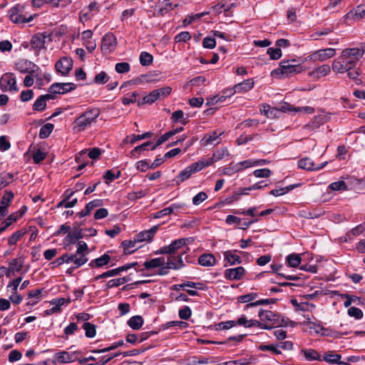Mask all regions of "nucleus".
<instances>
[{"label":"nucleus","instance_id":"obj_10","mask_svg":"<svg viewBox=\"0 0 365 365\" xmlns=\"http://www.w3.org/2000/svg\"><path fill=\"white\" fill-rule=\"evenodd\" d=\"M224 133V131L215 130L211 133H206L200 140V143L202 145H217L220 143V136Z\"/></svg>","mask_w":365,"mask_h":365},{"label":"nucleus","instance_id":"obj_62","mask_svg":"<svg viewBox=\"0 0 365 365\" xmlns=\"http://www.w3.org/2000/svg\"><path fill=\"white\" fill-rule=\"evenodd\" d=\"M110 260V256L108 254L105 253L101 257L96 258L95 262L97 263V267L99 268V267H102L104 265L108 264L109 263Z\"/></svg>","mask_w":365,"mask_h":365},{"label":"nucleus","instance_id":"obj_14","mask_svg":"<svg viewBox=\"0 0 365 365\" xmlns=\"http://www.w3.org/2000/svg\"><path fill=\"white\" fill-rule=\"evenodd\" d=\"M48 37L46 32L38 33L34 35L31 40V48L39 51L45 48L46 39Z\"/></svg>","mask_w":365,"mask_h":365},{"label":"nucleus","instance_id":"obj_30","mask_svg":"<svg viewBox=\"0 0 365 365\" xmlns=\"http://www.w3.org/2000/svg\"><path fill=\"white\" fill-rule=\"evenodd\" d=\"M198 263L203 267H212L215 264L216 259L212 254H203L199 257Z\"/></svg>","mask_w":365,"mask_h":365},{"label":"nucleus","instance_id":"obj_58","mask_svg":"<svg viewBox=\"0 0 365 365\" xmlns=\"http://www.w3.org/2000/svg\"><path fill=\"white\" fill-rule=\"evenodd\" d=\"M179 317L181 319L187 320L192 315V310L188 306H185L178 312Z\"/></svg>","mask_w":365,"mask_h":365},{"label":"nucleus","instance_id":"obj_22","mask_svg":"<svg viewBox=\"0 0 365 365\" xmlns=\"http://www.w3.org/2000/svg\"><path fill=\"white\" fill-rule=\"evenodd\" d=\"M237 252V250H234V251L227 250L223 253L224 257H225V261L226 262V264H225V266H227V265L231 266V265H235V264L241 263L242 259H241L240 257L234 253V252Z\"/></svg>","mask_w":365,"mask_h":365},{"label":"nucleus","instance_id":"obj_31","mask_svg":"<svg viewBox=\"0 0 365 365\" xmlns=\"http://www.w3.org/2000/svg\"><path fill=\"white\" fill-rule=\"evenodd\" d=\"M165 263L164 257L153 258L150 260L145 261L143 264L146 269L163 267Z\"/></svg>","mask_w":365,"mask_h":365},{"label":"nucleus","instance_id":"obj_20","mask_svg":"<svg viewBox=\"0 0 365 365\" xmlns=\"http://www.w3.org/2000/svg\"><path fill=\"white\" fill-rule=\"evenodd\" d=\"M327 119L326 115L323 113L319 114L314 116L312 121L304 126V128L311 131L314 130L324 124L327 121Z\"/></svg>","mask_w":365,"mask_h":365},{"label":"nucleus","instance_id":"obj_21","mask_svg":"<svg viewBox=\"0 0 365 365\" xmlns=\"http://www.w3.org/2000/svg\"><path fill=\"white\" fill-rule=\"evenodd\" d=\"M192 241L191 237L180 238L173 241L168 247L170 255H173L175 251Z\"/></svg>","mask_w":365,"mask_h":365},{"label":"nucleus","instance_id":"obj_64","mask_svg":"<svg viewBox=\"0 0 365 365\" xmlns=\"http://www.w3.org/2000/svg\"><path fill=\"white\" fill-rule=\"evenodd\" d=\"M130 64L126 62L118 63L115 64V69L118 73H125L130 71Z\"/></svg>","mask_w":365,"mask_h":365},{"label":"nucleus","instance_id":"obj_27","mask_svg":"<svg viewBox=\"0 0 365 365\" xmlns=\"http://www.w3.org/2000/svg\"><path fill=\"white\" fill-rule=\"evenodd\" d=\"M214 163L212 158L202 159L197 162L192 163L190 166L193 173L202 170L203 168L211 165Z\"/></svg>","mask_w":365,"mask_h":365},{"label":"nucleus","instance_id":"obj_50","mask_svg":"<svg viewBox=\"0 0 365 365\" xmlns=\"http://www.w3.org/2000/svg\"><path fill=\"white\" fill-rule=\"evenodd\" d=\"M342 298L346 299V301H344V306L345 307H349L352 303L359 304L360 302L359 297L354 295H350L348 294H343Z\"/></svg>","mask_w":365,"mask_h":365},{"label":"nucleus","instance_id":"obj_7","mask_svg":"<svg viewBox=\"0 0 365 365\" xmlns=\"http://www.w3.org/2000/svg\"><path fill=\"white\" fill-rule=\"evenodd\" d=\"M15 68L22 73H29L30 75H35L39 70V67L29 60H19L15 64Z\"/></svg>","mask_w":365,"mask_h":365},{"label":"nucleus","instance_id":"obj_29","mask_svg":"<svg viewBox=\"0 0 365 365\" xmlns=\"http://www.w3.org/2000/svg\"><path fill=\"white\" fill-rule=\"evenodd\" d=\"M341 356L340 354H334V351H328L323 356L322 359L330 364H338L341 365H347V362L341 361Z\"/></svg>","mask_w":365,"mask_h":365},{"label":"nucleus","instance_id":"obj_32","mask_svg":"<svg viewBox=\"0 0 365 365\" xmlns=\"http://www.w3.org/2000/svg\"><path fill=\"white\" fill-rule=\"evenodd\" d=\"M237 324L244 326L247 328L255 327V326H260L261 322L255 319L248 320L244 315L240 317L236 322Z\"/></svg>","mask_w":365,"mask_h":365},{"label":"nucleus","instance_id":"obj_23","mask_svg":"<svg viewBox=\"0 0 365 365\" xmlns=\"http://www.w3.org/2000/svg\"><path fill=\"white\" fill-rule=\"evenodd\" d=\"M53 357L58 363H70L76 361V359L74 352L70 353L67 351L56 353Z\"/></svg>","mask_w":365,"mask_h":365},{"label":"nucleus","instance_id":"obj_42","mask_svg":"<svg viewBox=\"0 0 365 365\" xmlns=\"http://www.w3.org/2000/svg\"><path fill=\"white\" fill-rule=\"evenodd\" d=\"M53 128L54 126L52 123H46L43 125L40 129L39 138L41 139L47 138L51 133Z\"/></svg>","mask_w":365,"mask_h":365},{"label":"nucleus","instance_id":"obj_45","mask_svg":"<svg viewBox=\"0 0 365 365\" xmlns=\"http://www.w3.org/2000/svg\"><path fill=\"white\" fill-rule=\"evenodd\" d=\"M83 329L85 330L86 336L93 338L96 334V326L89 322H85L83 324Z\"/></svg>","mask_w":365,"mask_h":365},{"label":"nucleus","instance_id":"obj_17","mask_svg":"<svg viewBox=\"0 0 365 365\" xmlns=\"http://www.w3.org/2000/svg\"><path fill=\"white\" fill-rule=\"evenodd\" d=\"M254 86V81L252 78L247 79L243 82L236 84L230 89V95H234L235 93H243L251 90Z\"/></svg>","mask_w":365,"mask_h":365},{"label":"nucleus","instance_id":"obj_61","mask_svg":"<svg viewBox=\"0 0 365 365\" xmlns=\"http://www.w3.org/2000/svg\"><path fill=\"white\" fill-rule=\"evenodd\" d=\"M207 198V195L205 192H200L192 197V204L199 205Z\"/></svg>","mask_w":365,"mask_h":365},{"label":"nucleus","instance_id":"obj_33","mask_svg":"<svg viewBox=\"0 0 365 365\" xmlns=\"http://www.w3.org/2000/svg\"><path fill=\"white\" fill-rule=\"evenodd\" d=\"M176 6H178V4H173L171 0H165L162 2L161 6L159 8L158 14L163 16Z\"/></svg>","mask_w":365,"mask_h":365},{"label":"nucleus","instance_id":"obj_59","mask_svg":"<svg viewBox=\"0 0 365 365\" xmlns=\"http://www.w3.org/2000/svg\"><path fill=\"white\" fill-rule=\"evenodd\" d=\"M347 312L350 317H353L356 319H360L363 317L362 311L359 308L355 307H351L349 308Z\"/></svg>","mask_w":365,"mask_h":365},{"label":"nucleus","instance_id":"obj_40","mask_svg":"<svg viewBox=\"0 0 365 365\" xmlns=\"http://www.w3.org/2000/svg\"><path fill=\"white\" fill-rule=\"evenodd\" d=\"M152 143L150 141H147L140 145L136 146L133 150L130 152V157L133 158H138L139 156L138 154L140 153L148 150V147L151 145Z\"/></svg>","mask_w":365,"mask_h":365},{"label":"nucleus","instance_id":"obj_49","mask_svg":"<svg viewBox=\"0 0 365 365\" xmlns=\"http://www.w3.org/2000/svg\"><path fill=\"white\" fill-rule=\"evenodd\" d=\"M46 108V102L42 96H40L33 104V110L36 111H43Z\"/></svg>","mask_w":365,"mask_h":365},{"label":"nucleus","instance_id":"obj_38","mask_svg":"<svg viewBox=\"0 0 365 365\" xmlns=\"http://www.w3.org/2000/svg\"><path fill=\"white\" fill-rule=\"evenodd\" d=\"M180 207V205H178V204H173L170 207H165L158 212H157L155 214V216L154 217L155 218H160L163 216H165V215H170L172 212H173V211L175 210H177V209H179Z\"/></svg>","mask_w":365,"mask_h":365},{"label":"nucleus","instance_id":"obj_39","mask_svg":"<svg viewBox=\"0 0 365 365\" xmlns=\"http://www.w3.org/2000/svg\"><path fill=\"white\" fill-rule=\"evenodd\" d=\"M159 100L155 91H151L149 94L144 96L141 101H138V105L141 106L143 104H152Z\"/></svg>","mask_w":365,"mask_h":365},{"label":"nucleus","instance_id":"obj_3","mask_svg":"<svg viewBox=\"0 0 365 365\" xmlns=\"http://www.w3.org/2000/svg\"><path fill=\"white\" fill-rule=\"evenodd\" d=\"M100 115L98 108H93L82 113L74 121L73 130L76 132L84 130L88 125L96 121Z\"/></svg>","mask_w":365,"mask_h":365},{"label":"nucleus","instance_id":"obj_6","mask_svg":"<svg viewBox=\"0 0 365 365\" xmlns=\"http://www.w3.org/2000/svg\"><path fill=\"white\" fill-rule=\"evenodd\" d=\"M0 89L4 91L17 92L16 80L14 73H6L0 79Z\"/></svg>","mask_w":365,"mask_h":365},{"label":"nucleus","instance_id":"obj_53","mask_svg":"<svg viewBox=\"0 0 365 365\" xmlns=\"http://www.w3.org/2000/svg\"><path fill=\"white\" fill-rule=\"evenodd\" d=\"M265 161L264 160H247L245 161H242L237 165H240L242 170L244 168H250L252 166L262 165Z\"/></svg>","mask_w":365,"mask_h":365},{"label":"nucleus","instance_id":"obj_36","mask_svg":"<svg viewBox=\"0 0 365 365\" xmlns=\"http://www.w3.org/2000/svg\"><path fill=\"white\" fill-rule=\"evenodd\" d=\"M192 173L193 172L192 171L190 166H188L179 173V175L174 179V181L177 185H179L184 182L185 180L188 179Z\"/></svg>","mask_w":365,"mask_h":365},{"label":"nucleus","instance_id":"obj_15","mask_svg":"<svg viewBox=\"0 0 365 365\" xmlns=\"http://www.w3.org/2000/svg\"><path fill=\"white\" fill-rule=\"evenodd\" d=\"M245 274V269L242 267L227 269L225 271V278L228 280H240Z\"/></svg>","mask_w":365,"mask_h":365},{"label":"nucleus","instance_id":"obj_41","mask_svg":"<svg viewBox=\"0 0 365 365\" xmlns=\"http://www.w3.org/2000/svg\"><path fill=\"white\" fill-rule=\"evenodd\" d=\"M261 113H263L267 118H274L277 116V108L271 107L269 105L264 104L260 109Z\"/></svg>","mask_w":365,"mask_h":365},{"label":"nucleus","instance_id":"obj_47","mask_svg":"<svg viewBox=\"0 0 365 365\" xmlns=\"http://www.w3.org/2000/svg\"><path fill=\"white\" fill-rule=\"evenodd\" d=\"M139 59L140 64L142 66H146L150 65L153 63V57L150 53L146 51H143L140 54Z\"/></svg>","mask_w":365,"mask_h":365},{"label":"nucleus","instance_id":"obj_48","mask_svg":"<svg viewBox=\"0 0 365 365\" xmlns=\"http://www.w3.org/2000/svg\"><path fill=\"white\" fill-rule=\"evenodd\" d=\"M171 120L173 123L180 122L182 125H186L187 120L184 118V113L181 110H176L173 113Z\"/></svg>","mask_w":365,"mask_h":365},{"label":"nucleus","instance_id":"obj_57","mask_svg":"<svg viewBox=\"0 0 365 365\" xmlns=\"http://www.w3.org/2000/svg\"><path fill=\"white\" fill-rule=\"evenodd\" d=\"M259 349L261 351H270L277 355L282 354V351H280L279 349H278L277 346V345L274 346L273 344H268V345L260 344L259 346Z\"/></svg>","mask_w":365,"mask_h":365},{"label":"nucleus","instance_id":"obj_55","mask_svg":"<svg viewBox=\"0 0 365 365\" xmlns=\"http://www.w3.org/2000/svg\"><path fill=\"white\" fill-rule=\"evenodd\" d=\"M154 91H155L159 99H163L170 94L172 88L170 86H165L164 88H160Z\"/></svg>","mask_w":365,"mask_h":365},{"label":"nucleus","instance_id":"obj_25","mask_svg":"<svg viewBox=\"0 0 365 365\" xmlns=\"http://www.w3.org/2000/svg\"><path fill=\"white\" fill-rule=\"evenodd\" d=\"M331 71V68L327 64H324L314 71L309 73V76L312 78H320L323 76H326Z\"/></svg>","mask_w":365,"mask_h":365},{"label":"nucleus","instance_id":"obj_12","mask_svg":"<svg viewBox=\"0 0 365 365\" xmlns=\"http://www.w3.org/2000/svg\"><path fill=\"white\" fill-rule=\"evenodd\" d=\"M73 67V61L70 58L63 57L55 65L56 70L62 76H66Z\"/></svg>","mask_w":365,"mask_h":365},{"label":"nucleus","instance_id":"obj_34","mask_svg":"<svg viewBox=\"0 0 365 365\" xmlns=\"http://www.w3.org/2000/svg\"><path fill=\"white\" fill-rule=\"evenodd\" d=\"M302 262L299 255L292 253L286 257V262L290 267H297Z\"/></svg>","mask_w":365,"mask_h":365},{"label":"nucleus","instance_id":"obj_52","mask_svg":"<svg viewBox=\"0 0 365 365\" xmlns=\"http://www.w3.org/2000/svg\"><path fill=\"white\" fill-rule=\"evenodd\" d=\"M26 234V231L19 230L15 232L8 240L9 245H14Z\"/></svg>","mask_w":365,"mask_h":365},{"label":"nucleus","instance_id":"obj_24","mask_svg":"<svg viewBox=\"0 0 365 365\" xmlns=\"http://www.w3.org/2000/svg\"><path fill=\"white\" fill-rule=\"evenodd\" d=\"M116 45V38L112 34H106L102 39V50H113Z\"/></svg>","mask_w":365,"mask_h":365},{"label":"nucleus","instance_id":"obj_54","mask_svg":"<svg viewBox=\"0 0 365 365\" xmlns=\"http://www.w3.org/2000/svg\"><path fill=\"white\" fill-rule=\"evenodd\" d=\"M88 245L83 241H79L77 244L76 257H86V252L88 251Z\"/></svg>","mask_w":365,"mask_h":365},{"label":"nucleus","instance_id":"obj_13","mask_svg":"<svg viewBox=\"0 0 365 365\" xmlns=\"http://www.w3.org/2000/svg\"><path fill=\"white\" fill-rule=\"evenodd\" d=\"M336 54L334 48H329L325 49H319L310 56V59L313 61H326Z\"/></svg>","mask_w":365,"mask_h":365},{"label":"nucleus","instance_id":"obj_19","mask_svg":"<svg viewBox=\"0 0 365 365\" xmlns=\"http://www.w3.org/2000/svg\"><path fill=\"white\" fill-rule=\"evenodd\" d=\"M83 237L84 234L81 229H76L71 232H68L63 240L64 248H66V247L70 245L76 243L78 240L82 239Z\"/></svg>","mask_w":365,"mask_h":365},{"label":"nucleus","instance_id":"obj_18","mask_svg":"<svg viewBox=\"0 0 365 365\" xmlns=\"http://www.w3.org/2000/svg\"><path fill=\"white\" fill-rule=\"evenodd\" d=\"M158 230V225L153 226L150 229L142 231L135 236V241L138 242H150L153 240L155 234Z\"/></svg>","mask_w":365,"mask_h":365},{"label":"nucleus","instance_id":"obj_1","mask_svg":"<svg viewBox=\"0 0 365 365\" xmlns=\"http://www.w3.org/2000/svg\"><path fill=\"white\" fill-rule=\"evenodd\" d=\"M364 53V50L359 48L344 49L340 56L333 61L331 68L336 73H346V71L356 67Z\"/></svg>","mask_w":365,"mask_h":365},{"label":"nucleus","instance_id":"obj_16","mask_svg":"<svg viewBox=\"0 0 365 365\" xmlns=\"http://www.w3.org/2000/svg\"><path fill=\"white\" fill-rule=\"evenodd\" d=\"M185 254L183 252L181 255H171L168 257L166 267L172 269H180L185 266V264L182 260V255Z\"/></svg>","mask_w":365,"mask_h":365},{"label":"nucleus","instance_id":"obj_9","mask_svg":"<svg viewBox=\"0 0 365 365\" xmlns=\"http://www.w3.org/2000/svg\"><path fill=\"white\" fill-rule=\"evenodd\" d=\"M76 86L73 83H55L49 88L48 91L51 93L64 94L76 89Z\"/></svg>","mask_w":365,"mask_h":365},{"label":"nucleus","instance_id":"obj_56","mask_svg":"<svg viewBox=\"0 0 365 365\" xmlns=\"http://www.w3.org/2000/svg\"><path fill=\"white\" fill-rule=\"evenodd\" d=\"M329 188L334 191H340L347 190V185L343 180L332 182L329 185Z\"/></svg>","mask_w":365,"mask_h":365},{"label":"nucleus","instance_id":"obj_2","mask_svg":"<svg viewBox=\"0 0 365 365\" xmlns=\"http://www.w3.org/2000/svg\"><path fill=\"white\" fill-rule=\"evenodd\" d=\"M303 71L302 66L298 60L292 58L287 61H282L279 63V67L273 70L271 75L274 77H289Z\"/></svg>","mask_w":365,"mask_h":365},{"label":"nucleus","instance_id":"obj_63","mask_svg":"<svg viewBox=\"0 0 365 365\" xmlns=\"http://www.w3.org/2000/svg\"><path fill=\"white\" fill-rule=\"evenodd\" d=\"M14 197V195L11 191H6L5 194L1 197V205L8 207Z\"/></svg>","mask_w":365,"mask_h":365},{"label":"nucleus","instance_id":"obj_44","mask_svg":"<svg viewBox=\"0 0 365 365\" xmlns=\"http://www.w3.org/2000/svg\"><path fill=\"white\" fill-rule=\"evenodd\" d=\"M14 175L10 173H2L0 174V189L6 187L13 180Z\"/></svg>","mask_w":365,"mask_h":365},{"label":"nucleus","instance_id":"obj_60","mask_svg":"<svg viewBox=\"0 0 365 365\" xmlns=\"http://www.w3.org/2000/svg\"><path fill=\"white\" fill-rule=\"evenodd\" d=\"M240 170H242V168H240V165H235L234 166H229V167L224 168L222 169V172L223 175L230 176V175H233L234 173H236Z\"/></svg>","mask_w":365,"mask_h":365},{"label":"nucleus","instance_id":"obj_4","mask_svg":"<svg viewBox=\"0 0 365 365\" xmlns=\"http://www.w3.org/2000/svg\"><path fill=\"white\" fill-rule=\"evenodd\" d=\"M25 6L24 4H16L11 8L8 11V16L10 20L16 24H24L34 20L37 14L27 16L25 14Z\"/></svg>","mask_w":365,"mask_h":365},{"label":"nucleus","instance_id":"obj_26","mask_svg":"<svg viewBox=\"0 0 365 365\" xmlns=\"http://www.w3.org/2000/svg\"><path fill=\"white\" fill-rule=\"evenodd\" d=\"M346 16L348 19H351L354 21H359L365 19V8L361 5H359L350 11L346 14Z\"/></svg>","mask_w":365,"mask_h":365},{"label":"nucleus","instance_id":"obj_5","mask_svg":"<svg viewBox=\"0 0 365 365\" xmlns=\"http://www.w3.org/2000/svg\"><path fill=\"white\" fill-rule=\"evenodd\" d=\"M88 259L87 257H76V255L64 254L52 262L54 266H60L63 263L73 262L74 268H78L86 264Z\"/></svg>","mask_w":365,"mask_h":365},{"label":"nucleus","instance_id":"obj_35","mask_svg":"<svg viewBox=\"0 0 365 365\" xmlns=\"http://www.w3.org/2000/svg\"><path fill=\"white\" fill-rule=\"evenodd\" d=\"M143 319L140 315L132 317L127 322L128 325L133 329L138 330L143 324Z\"/></svg>","mask_w":365,"mask_h":365},{"label":"nucleus","instance_id":"obj_11","mask_svg":"<svg viewBox=\"0 0 365 365\" xmlns=\"http://www.w3.org/2000/svg\"><path fill=\"white\" fill-rule=\"evenodd\" d=\"M327 162L321 164H315L309 158H304L298 161V167L301 169L308 171H317L325 167Z\"/></svg>","mask_w":365,"mask_h":365},{"label":"nucleus","instance_id":"obj_28","mask_svg":"<svg viewBox=\"0 0 365 365\" xmlns=\"http://www.w3.org/2000/svg\"><path fill=\"white\" fill-rule=\"evenodd\" d=\"M233 3L227 4L225 0H221L218 4L211 7V9L217 14H221L222 11L228 12L232 8L235 7Z\"/></svg>","mask_w":365,"mask_h":365},{"label":"nucleus","instance_id":"obj_43","mask_svg":"<svg viewBox=\"0 0 365 365\" xmlns=\"http://www.w3.org/2000/svg\"><path fill=\"white\" fill-rule=\"evenodd\" d=\"M138 242V241H135V239L134 238L133 240H124L122 242L121 245L124 249L125 253H133L135 250H136L135 244Z\"/></svg>","mask_w":365,"mask_h":365},{"label":"nucleus","instance_id":"obj_37","mask_svg":"<svg viewBox=\"0 0 365 365\" xmlns=\"http://www.w3.org/2000/svg\"><path fill=\"white\" fill-rule=\"evenodd\" d=\"M302 353L304 354L307 361H321L322 358L320 354L314 349H302Z\"/></svg>","mask_w":365,"mask_h":365},{"label":"nucleus","instance_id":"obj_46","mask_svg":"<svg viewBox=\"0 0 365 365\" xmlns=\"http://www.w3.org/2000/svg\"><path fill=\"white\" fill-rule=\"evenodd\" d=\"M171 290L173 291H180L181 289L185 291L190 296H198L199 293L193 289H185V282L179 284H174L170 287Z\"/></svg>","mask_w":365,"mask_h":365},{"label":"nucleus","instance_id":"obj_51","mask_svg":"<svg viewBox=\"0 0 365 365\" xmlns=\"http://www.w3.org/2000/svg\"><path fill=\"white\" fill-rule=\"evenodd\" d=\"M267 53L269 56L272 60H278L282 57V53L281 48H269L267 51Z\"/></svg>","mask_w":365,"mask_h":365},{"label":"nucleus","instance_id":"obj_8","mask_svg":"<svg viewBox=\"0 0 365 365\" xmlns=\"http://www.w3.org/2000/svg\"><path fill=\"white\" fill-rule=\"evenodd\" d=\"M258 315L262 322H270L275 327L281 326L283 322V319H281V317L279 314H277L269 310L260 309Z\"/></svg>","mask_w":365,"mask_h":365}]
</instances>
